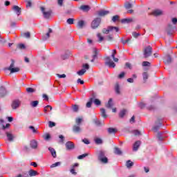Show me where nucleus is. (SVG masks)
I'll return each mask as SVG.
<instances>
[{"label":"nucleus","mask_w":177,"mask_h":177,"mask_svg":"<svg viewBox=\"0 0 177 177\" xmlns=\"http://www.w3.org/2000/svg\"><path fill=\"white\" fill-rule=\"evenodd\" d=\"M175 28H176V27L171 24H169L165 29L167 35H172V34H174V30H175Z\"/></svg>","instance_id":"5"},{"label":"nucleus","mask_w":177,"mask_h":177,"mask_svg":"<svg viewBox=\"0 0 177 177\" xmlns=\"http://www.w3.org/2000/svg\"><path fill=\"white\" fill-rule=\"evenodd\" d=\"M92 103H93V97L90 98L89 102H88L86 104V107L90 109L92 106Z\"/></svg>","instance_id":"34"},{"label":"nucleus","mask_w":177,"mask_h":177,"mask_svg":"<svg viewBox=\"0 0 177 177\" xmlns=\"http://www.w3.org/2000/svg\"><path fill=\"white\" fill-rule=\"evenodd\" d=\"M93 102L96 106H100V104H102V102H100L99 99H95Z\"/></svg>","instance_id":"50"},{"label":"nucleus","mask_w":177,"mask_h":177,"mask_svg":"<svg viewBox=\"0 0 177 177\" xmlns=\"http://www.w3.org/2000/svg\"><path fill=\"white\" fill-rule=\"evenodd\" d=\"M142 64L143 67H150L151 66V64L147 61H144Z\"/></svg>","instance_id":"46"},{"label":"nucleus","mask_w":177,"mask_h":177,"mask_svg":"<svg viewBox=\"0 0 177 177\" xmlns=\"http://www.w3.org/2000/svg\"><path fill=\"white\" fill-rule=\"evenodd\" d=\"M26 92H28V93H32L35 92V90H34V88H32L31 87H28L26 88Z\"/></svg>","instance_id":"54"},{"label":"nucleus","mask_w":177,"mask_h":177,"mask_svg":"<svg viewBox=\"0 0 177 177\" xmlns=\"http://www.w3.org/2000/svg\"><path fill=\"white\" fill-rule=\"evenodd\" d=\"M107 109H111L114 106L113 102V98H110L108 101V103L105 105Z\"/></svg>","instance_id":"21"},{"label":"nucleus","mask_w":177,"mask_h":177,"mask_svg":"<svg viewBox=\"0 0 177 177\" xmlns=\"http://www.w3.org/2000/svg\"><path fill=\"white\" fill-rule=\"evenodd\" d=\"M66 23H68V24H74V19L73 18H69L67 19Z\"/></svg>","instance_id":"56"},{"label":"nucleus","mask_w":177,"mask_h":177,"mask_svg":"<svg viewBox=\"0 0 177 177\" xmlns=\"http://www.w3.org/2000/svg\"><path fill=\"white\" fill-rule=\"evenodd\" d=\"M142 77H143V81L145 83L146 82V81H147V79L149 78V74L147 73V72H144L142 73Z\"/></svg>","instance_id":"37"},{"label":"nucleus","mask_w":177,"mask_h":177,"mask_svg":"<svg viewBox=\"0 0 177 177\" xmlns=\"http://www.w3.org/2000/svg\"><path fill=\"white\" fill-rule=\"evenodd\" d=\"M132 21H133L132 18L122 19V23H132Z\"/></svg>","instance_id":"42"},{"label":"nucleus","mask_w":177,"mask_h":177,"mask_svg":"<svg viewBox=\"0 0 177 177\" xmlns=\"http://www.w3.org/2000/svg\"><path fill=\"white\" fill-rule=\"evenodd\" d=\"M59 165H62V162H57L55 163H53V165H50V168H55L56 167H59Z\"/></svg>","instance_id":"49"},{"label":"nucleus","mask_w":177,"mask_h":177,"mask_svg":"<svg viewBox=\"0 0 177 177\" xmlns=\"http://www.w3.org/2000/svg\"><path fill=\"white\" fill-rule=\"evenodd\" d=\"M115 91L116 93H120V86L118 84L115 85Z\"/></svg>","instance_id":"63"},{"label":"nucleus","mask_w":177,"mask_h":177,"mask_svg":"<svg viewBox=\"0 0 177 177\" xmlns=\"http://www.w3.org/2000/svg\"><path fill=\"white\" fill-rule=\"evenodd\" d=\"M125 114H127L126 109H122L119 113V117H120V118H124Z\"/></svg>","instance_id":"38"},{"label":"nucleus","mask_w":177,"mask_h":177,"mask_svg":"<svg viewBox=\"0 0 177 177\" xmlns=\"http://www.w3.org/2000/svg\"><path fill=\"white\" fill-rule=\"evenodd\" d=\"M80 164L78 163H75L73 166H72V169L70 170L71 174H72V175H77V172L75 171V169L74 168H75V167H79Z\"/></svg>","instance_id":"19"},{"label":"nucleus","mask_w":177,"mask_h":177,"mask_svg":"<svg viewBox=\"0 0 177 177\" xmlns=\"http://www.w3.org/2000/svg\"><path fill=\"white\" fill-rule=\"evenodd\" d=\"M110 13L109 11L104 10H100L99 11H97V15L101 17H103L104 16H106Z\"/></svg>","instance_id":"11"},{"label":"nucleus","mask_w":177,"mask_h":177,"mask_svg":"<svg viewBox=\"0 0 177 177\" xmlns=\"http://www.w3.org/2000/svg\"><path fill=\"white\" fill-rule=\"evenodd\" d=\"M105 65L109 66V67L114 68L115 67V63L111 60V57L107 56L104 58Z\"/></svg>","instance_id":"4"},{"label":"nucleus","mask_w":177,"mask_h":177,"mask_svg":"<svg viewBox=\"0 0 177 177\" xmlns=\"http://www.w3.org/2000/svg\"><path fill=\"white\" fill-rule=\"evenodd\" d=\"M126 167L129 169L132 168L133 167V162H132L131 160H129L126 162Z\"/></svg>","instance_id":"26"},{"label":"nucleus","mask_w":177,"mask_h":177,"mask_svg":"<svg viewBox=\"0 0 177 177\" xmlns=\"http://www.w3.org/2000/svg\"><path fill=\"white\" fill-rule=\"evenodd\" d=\"M72 110L74 111V113H78V111L80 110V106L77 104L72 105Z\"/></svg>","instance_id":"33"},{"label":"nucleus","mask_w":177,"mask_h":177,"mask_svg":"<svg viewBox=\"0 0 177 177\" xmlns=\"http://www.w3.org/2000/svg\"><path fill=\"white\" fill-rule=\"evenodd\" d=\"M38 103H39V102H38V100L31 102L30 106H32V107H37V106H38Z\"/></svg>","instance_id":"51"},{"label":"nucleus","mask_w":177,"mask_h":177,"mask_svg":"<svg viewBox=\"0 0 177 177\" xmlns=\"http://www.w3.org/2000/svg\"><path fill=\"white\" fill-rule=\"evenodd\" d=\"M6 95V89L3 86H0V97H3Z\"/></svg>","instance_id":"18"},{"label":"nucleus","mask_w":177,"mask_h":177,"mask_svg":"<svg viewBox=\"0 0 177 177\" xmlns=\"http://www.w3.org/2000/svg\"><path fill=\"white\" fill-rule=\"evenodd\" d=\"M40 10L43 13L44 19H50L53 13L52 10H46L44 7H40Z\"/></svg>","instance_id":"1"},{"label":"nucleus","mask_w":177,"mask_h":177,"mask_svg":"<svg viewBox=\"0 0 177 177\" xmlns=\"http://www.w3.org/2000/svg\"><path fill=\"white\" fill-rule=\"evenodd\" d=\"M86 73V70L85 68H82V70L77 72V74L79 75H84Z\"/></svg>","instance_id":"44"},{"label":"nucleus","mask_w":177,"mask_h":177,"mask_svg":"<svg viewBox=\"0 0 177 177\" xmlns=\"http://www.w3.org/2000/svg\"><path fill=\"white\" fill-rule=\"evenodd\" d=\"M85 26V21L84 20H80L77 23V26L79 28H84V26Z\"/></svg>","instance_id":"30"},{"label":"nucleus","mask_w":177,"mask_h":177,"mask_svg":"<svg viewBox=\"0 0 177 177\" xmlns=\"http://www.w3.org/2000/svg\"><path fill=\"white\" fill-rule=\"evenodd\" d=\"M165 132H161V131L158 132V133L156 135V139H157L158 142H163V140L165 139V138H167V136H165Z\"/></svg>","instance_id":"8"},{"label":"nucleus","mask_w":177,"mask_h":177,"mask_svg":"<svg viewBox=\"0 0 177 177\" xmlns=\"http://www.w3.org/2000/svg\"><path fill=\"white\" fill-rule=\"evenodd\" d=\"M80 10H82V12H88V10H91V6L88 5H82L80 7Z\"/></svg>","instance_id":"12"},{"label":"nucleus","mask_w":177,"mask_h":177,"mask_svg":"<svg viewBox=\"0 0 177 177\" xmlns=\"http://www.w3.org/2000/svg\"><path fill=\"white\" fill-rule=\"evenodd\" d=\"M52 32H53V30L50 28H49L48 32L46 35L42 36V40L46 41V39H48V38L50 37V33Z\"/></svg>","instance_id":"16"},{"label":"nucleus","mask_w":177,"mask_h":177,"mask_svg":"<svg viewBox=\"0 0 177 177\" xmlns=\"http://www.w3.org/2000/svg\"><path fill=\"white\" fill-rule=\"evenodd\" d=\"M98 160L99 161L102 162V164H107V162H109V159L106 156L104 158H101Z\"/></svg>","instance_id":"35"},{"label":"nucleus","mask_w":177,"mask_h":177,"mask_svg":"<svg viewBox=\"0 0 177 177\" xmlns=\"http://www.w3.org/2000/svg\"><path fill=\"white\" fill-rule=\"evenodd\" d=\"M82 121H84V119H82V118H77L75 119V124H76V125L80 126L81 124H82Z\"/></svg>","instance_id":"32"},{"label":"nucleus","mask_w":177,"mask_h":177,"mask_svg":"<svg viewBox=\"0 0 177 177\" xmlns=\"http://www.w3.org/2000/svg\"><path fill=\"white\" fill-rule=\"evenodd\" d=\"M95 142L96 145H102L103 143V140L99 138H95Z\"/></svg>","instance_id":"45"},{"label":"nucleus","mask_w":177,"mask_h":177,"mask_svg":"<svg viewBox=\"0 0 177 177\" xmlns=\"http://www.w3.org/2000/svg\"><path fill=\"white\" fill-rule=\"evenodd\" d=\"M52 109V106L47 105L46 106L44 107V111L46 114V113H49V111H51Z\"/></svg>","instance_id":"31"},{"label":"nucleus","mask_w":177,"mask_h":177,"mask_svg":"<svg viewBox=\"0 0 177 177\" xmlns=\"http://www.w3.org/2000/svg\"><path fill=\"white\" fill-rule=\"evenodd\" d=\"M114 153L117 156H122V151L117 147L114 148Z\"/></svg>","instance_id":"24"},{"label":"nucleus","mask_w":177,"mask_h":177,"mask_svg":"<svg viewBox=\"0 0 177 177\" xmlns=\"http://www.w3.org/2000/svg\"><path fill=\"white\" fill-rule=\"evenodd\" d=\"M108 133L111 134V133H116L117 129L114 128H108L107 129Z\"/></svg>","instance_id":"41"},{"label":"nucleus","mask_w":177,"mask_h":177,"mask_svg":"<svg viewBox=\"0 0 177 177\" xmlns=\"http://www.w3.org/2000/svg\"><path fill=\"white\" fill-rule=\"evenodd\" d=\"M115 55H117V50H113V53L111 55V57L113 59L115 63L118 62V58H115Z\"/></svg>","instance_id":"29"},{"label":"nucleus","mask_w":177,"mask_h":177,"mask_svg":"<svg viewBox=\"0 0 177 177\" xmlns=\"http://www.w3.org/2000/svg\"><path fill=\"white\" fill-rule=\"evenodd\" d=\"M97 37L99 39H98L99 42H102V41L104 40V37H103V36H102V34L100 33H97Z\"/></svg>","instance_id":"48"},{"label":"nucleus","mask_w":177,"mask_h":177,"mask_svg":"<svg viewBox=\"0 0 177 177\" xmlns=\"http://www.w3.org/2000/svg\"><path fill=\"white\" fill-rule=\"evenodd\" d=\"M140 144H141L140 140L136 141V142L134 143V145H133V151H138L139 147H140Z\"/></svg>","instance_id":"14"},{"label":"nucleus","mask_w":177,"mask_h":177,"mask_svg":"<svg viewBox=\"0 0 177 177\" xmlns=\"http://www.w3.org/2000/svg\"><path fill=\"white\" fill-rule=\"evenodd\" d=\"M23 37H25V38H30L31 37V34L30 32H25L22 35Z\"/></svg>","instance_id":"55"},{"label":"nucleus","mask_w":177,"mask_h":177,"mask_svg":"<svg viewBox=\"0 0 177 177\" xmlns=\"http://www.w3.org/2000/svg\"><path fill=\"white\" fill-rule=\"evenodd\" d=\"M48 150L53 158H56V157L57 156V155L56 154V150H55V149H53V147H48Z\"/></svg>","instance_id":"20"},{"label":"nucleus","mask_w":177,"mask_h":177,"mask_svg":"<svg viewBox=\"0 0 177 177\" xmlns=\"http://www.w3.org/2000/svg\"><path fill=\"white\" fill-rule=\"evenodd\" d=\"M132 35H133V37H134V38H138V37H140V33H138L136 32H133Z\"/></svg>","instance_id":"62"},{"label":"nucleus","mask_w":177,"mask_h":177,"mask_svg":"<svg viewBox=\"0 0 177 177\" xmlns=\"http://www.w3.org/2000/svg\"><path fill=\"white\" fill-rule=\"evenodd\" d=\"M118 19H120V17L118 15H115L112 17V21H113V23H115V21H117Z\"/></svg>","instance_id":"59"},{"label":"nucleus","mask_w":177,"mask_h":177,"mask_svg":"<svg viewBox=\"0 0 177 177\" xmlns=\"http://www.w3.org/2000/svg\"><path fill=\"white\" fill-rule=\"evenodd\" d=\"M106 157V153L103 151H100L98 154V160L100 158H104Z\"/></svg>","instance_id":"36"},{"label":"nucleus","mask_w":177,"mask_h":177,"mask_svg":"<svg viewBox=\"0 0 177 177\" xmlns=\"http://www.w3.org/2000/svg\"><path fill=\"white\" fill-rule=\"evenodd\" d=\"M44 138L45 140H49L50 139V134L46 133V135L44 136Z\"/></svg>","instance_id":"60"},{"label":"nucleus","mask_w":177,"mask_h":177,"mask_svg":"<svg viewBox=\"0 0 177 177\" xmlns=\"http://www.w3.org/2000/svg\"><path fill=\"white\" fill-rule=\"evenodd\" d=\"M100 111H101V114H102V116L103 117V118H107V115L106 114V109L102 108L100 109Z\"/></svg>","instance_id":"39"},{"label":"nucleus","mask_w":177,"mask_h":177,"mask_svg":"<svg viewBox=\"0 0 177 177\" xmlns=\"http://www.w3.org/2000/svg\"><path fill=\"white\" fill-rule=\"evenodd\" d=\"M3 122H4L3 120L1 119L0 120V125H1V127H2V129L4 130V129H6V128H9V127H10V124L8 123L5 126V124H3Z\"/></svg>","instance_id":"23"},{"label":"nucleus","mask_w":177,"mask_h":177,"mask_svg":"<svg viewBox=\"0 0 177 177\" xmlns=\"http://www.w3.org/2000/svg\"><path fill=\"white\" fill-rule=\"evenodd\" d=\"M72 131L74 133H81V132H82V129L81 128V126L75 124L72 127Z\"/></svg>","instance_id":"9"},{"label":"nucleus","mask_w":177,"mask_h":177,"mask_svg":"<svg viewBox=\"0 0 177 177\" xmlns=\"http://www.w3.org/2000/svg\"><path fill=\"white\" fill-rule=\"evenodd\" d=\"M88 153H84L82 155H80L77 157L78 160H82L83 158H85V157H87Z\"/></svg>","instance_id":"57"},{"label":"nucleus","mask_w":177,"mask_h":177,"mask_svg":"<svg viewBox=\"0 0 177 177\" xmlns=\"http://www.w3.org/2000/svg\"><path fill=\"white\" fill-rule=\"evenodd\" d=\"M12 68H15V61L13 59H11V64L10 66L5 68L4 70H8V71H10V70Z\"/></svg>","instance_id":"28"},{"label":"nucleus","mask_w":177,"mask_h":177,"mask_svg":"<svg viewBox=\"0 0 177 177\" xmlns=\"http://www.w3.org/2000/svg\"><path fill=\"white\" fill-rule=\"evenodd\" d=\"M151 15H153V16H161V15H162V11L160 10H156L152 12Z\"/></svg>","instance_id":"27"},{"label":"nucleus","mask_w":177,"mask_h":177,"mask_svg":"<svg viewBox=\"0 0 177 177\" xmlns=\"http://www.w3.org/2000/svg\"><path fill=\"white\" fill-rule=\"evenodd\" d=\"M116 32H118V31H120V29L118 28V27H115V26H109L107 29L104 28L102 30V32L103 34H109V32H110V31H113L114 30Z\"/></svg>","instance_id":"7"},{"label":"nucleus","mask_w":177,"mask_h":177,"mask_svg":"<svg viewBox=\"0 0 177 177\" xmlns=\"http://www.w3.org/2000/svg\"><path fill=\"white\" fill-rule=\"evenodd\" d=\"M66 150H73L75 149V145H74V142L71 141H68L66 145Z\"/></svg>","instance_id":"10"},{"label":"nucleus","mask_w":177,"mask_h":177,"mask_svg":"<svg viewBox=\"0 0 177 177\" xmlns=\"http://www.w3.org/2000/svg\"><path fill=\"white\" fill-rule=\"evenodd\" d=\"M48 127L49 128H53V127H56V123H55V122L49 121Z\"/></svg>","instance_id":"53"},{"label":"nucleus","mask_w":177,"mask_h":177,"mask_svg":"<svg viewBox=\"0 0 177 177\" xmlns=\"http://www.w3.org/2000/svg\"><path fill=\"white\" fill-rule=\"evenodd\" d=\"M165 63L166 64H171V63H172V58L171 57V55H167L166 56V60L165 61Z\"/></svg>","instance_id":"25"},{"label":"nucleus","mask_w":177,"mask_h":177,"mask_svg":"<svg viewBox=\"0 0 177 177\" xmlns=\"http://www.w3.org/2000/svg\"><path fill=\"white\" fill-rule=\"evenodd\" d=\"M30 146L32 149H37L38 147V142L36 140H32L30 141Z\"/></svg>","instance_id":"17"},{"label":"nucleus","mask_w":177,"mask_h":177,"mask_svg":"<svg viewBox=\"0 0 177 177\" xmlns=\"http://www.w3.org/2000/svg\"><path fill=\"white\" fill-rule=\"evenodd\" d=\"M6 135L7 136V139H8V142H13V140L15 139V136H13V134H12V133L6 132Z\"/></svg>","instance_id":"15"},{"label":"nucleus","mask_w":177,"mask_h":177,"mask_svg":"<svg viewBox=\"0 0 177 177\" xmlns=\"http://www.w3.org/2000/svg\"><path fill=\"white\" fill-rule=\"evenodd\" d=\"M10 74H13V73H19V71H20V68H12L11 70H10Z\"/></svg>","instance_id":"40"},{"label":"nucleus","mask_w":177,"mask_h":177,"mask_svg":"<svg viewBox=\"0 0 177 177\" xmlns=\"http://www.w3.org/2000/svg\"><path fill=\"white\" fill-rule=\"evenodd\" d=\"M29 129H31L33 133H37L38 131H37L36 128L33 126H30Z\"/></svg>","instance_id":"58"},{"label":"nucleus","mask_w":177,"mask_h":177,"mask_svg":"<svg viewBox=\"0 0 177 177\" xmlns=\"http://www.w3.org/2000/svg\"><path fill=\"white\" fill-rule=\"evenodd\" d=\"M160 127H161V122L159 123L158 126H154L152 129V131L153 132H157L160 129Z\"/></svg>","instance_id":"47"},{"label":"nucleus","mask_w":177,"mask_h":177,"mask_svg":"<svg viewBox=\"0 0 177 177\" xmlns=\"http://www.w3.org/2000/svg\"><path fill=\"white\" fill-rule=\"evenodd\" d=\"M100 23H102V18H95L91 22V28H93V30H96V28L100 26Z\"/></svg>","instance_id":"2"},{"label":"nucleus","mask_w":177,"mask_h":177,"mask_svg":"<svg viewBox=\"0 0 177 177\" xmlns=\"http://www.w3.org/2000/svg\"><path fill=\"white\" fill-rule=\"evenodd\" d=\"M133 133H134V135H136V136H140V135H142L140 131H139L138 130H135L133 131Z\"/></svg>","instance_id":"64"},{"label":"nucleus","mask_w":177,"mask_h":177,"mask_svg":"<svg viewBox=\"0 0 177 177\" xmlns=\"http://www.w3.org/2000/svg\"><path fill=\"white\" fill-rule=\"evenodd\" d=\"M12 10L17 13V16H20L21 15V8L18 6H14L12 7Z\"/></svg>","instance_id":"13"},{"label":"nucleus","mask_w":177,"mask_h":177,"mask_svg":"<svg viewBox=\"0 0 177 177\" xmlns=\"http://www.w3.org/2000/svg\"><path fill=\"white\" fill-rule=\"evenodd\" d=\"M144 57L145 59H147V57H149V56H151V54L153 53V48L151 46H148L144 48Z\"/></svg>","instance_id":"3"},{"label":"nucleus","mask_w":177,"mask_h":177,"mask_svg":"<svg viewBox=\"0 0 177 177\" xmlns=\"http://www.w3.org/2000/svg\"><path fill=\"white\" fill-rule=\"evenodd\" d=\"M28 174H29L30 177L37 176V175H39L38 171H37L34 169L29 170Z\"/></svg>","instance_id":"22"},{"label":"nucleus","mask_w":177,"mask_h":177,"mask_svg":"<svg viewBox=\"0 0 177 177\" xmlns=\"http://www.w3.org/2000/svg\"><path fill=\"white\" fill-rule=\"evenodd\" d=\"M131 41V39H127L126 40H124V39H121V42L123 44V45H125V44H128V42Z\"/></svg>","instance_id":"61"},{"label":"nucleus","mask_w":177,"mask_h":177,"mask_svg":"<svg viewBox=\"0 0 177 177\" xmlns=\"http://www.w3.org/2000/svg\"><path fill=\"white\" fill-rule=\"evenodd\" d=\"M93 59H97V50L96 48L93 49Z\"/></svg>","instance_id":"43"},{"label":"nucleus","mask_w":177,"mask_h":177,"mask_svg":"<svg viewBox=\"0 0 177 177\" xmlns=\"http://www.w3.org/2000/svg\"><path fill=\"white\" fill-rule=\"evenodd\" d=\"M21 105V102L20 101V100H15L12 101L11 104V107L12 110H17V109H19V107H20Z\"/></svg>","instance_id":"6"},{"label":"nucleus","mask_w":177,"mask_h":177,"mask_svg":"<svg viewBox=\"0 0 177 177\" xmlns=\"http://www.w3.org/2000/svg\"><path fill=\"white\" fill-rule=\"evenodd\" d=\"M124 8L126 9H131V8H132V4L131 3L127 2L124 3Z\"/></svg>","instance_id":"52"}]
</instances>
